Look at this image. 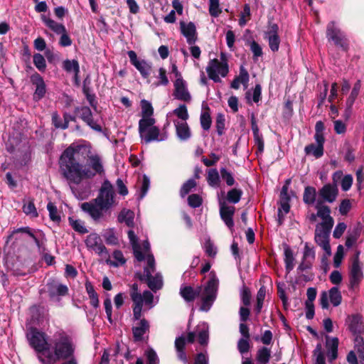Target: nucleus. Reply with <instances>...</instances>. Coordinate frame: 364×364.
<instances>
[{"mask_svg": "<svg viewBox=\"0 0 364 364\" xmlns=\"http://www.w3.org/2000/svg\"><path fill=\"white\" fill-rule=\"evenodd\" d=\"M58 164L63 177L77 185L83 179L104 173L102 157L91 153L90 146L86 144H72L61 154Z\"/></svg>", "mask_w": 364, "mask_h": 364, "instance_id": "f257e3e1", "label": "nucleus"}, {"mask_svg": "<svg viewBox=\"0 0 364 364\" xmlns=\"http://www.w3.org/2000/svg\"><path fill=\"white\" fill-rule=\"evenodd\" d=\"M27 338L41 364L58 363L75 353L72 338L64 332L54 334L48 341L44 333L32 328L27 333Z\"/></svg>", "mask_w": 364, "mask_h": 364, "instance_id": "f03ea898", "label": "nucleus"}, {"mask_svg": "<svg viewBox=\"0 0 364 364\" xmlns=\"http://www.w3.org/2000/svg\"><path fill=\"white\" fill-rule=\"evenodd\" d=\"M117 203L114 187L109 181L105 180L99 190L97 196L89 202L82 203L80 208L94 221L99 222L104 219L105 214Z\"/></svg>", "mask_w": 364, "mask_h": 364, "instance_id": "7ed1b4c3", "label": "nucleus"}, {"mask_svg": "<svg viewBox=\"0 0 364 364\" xmlns=\"http://www.w3.org/2000/svg\"><path fill=\"white\" fill-rule=\"evenodd\" d=\"M219 281L215 274L211 272L208 277L204 287H198L193 289L191 286H182L180 289V294L187 301H193L196 297L201 300L200 309L203 311H208L215 301L218 289Z\"/></svg>", "mask_w": 364, "mask_h": 364, "instance_id": "20e7f679", "label": "nucleus"}, {"mask_svg": "<svg viewBox=\"0 0 364 364\" xmlns=\"http://www.w3.org/2000/svg\"><path fill=\"white\" fill-rule=\"evenodd\" d=\"M154 118L141 119L139 122V132L141 141L146 144L151 141H162L168 139L166 132H160L159 129L155 126Z\"/></svg>", "mask_w": 364, "mask_h": 364, "instance_id": "39448f33", "label": "nucleus"}, {"mask_svg": "<svg viewBox=\"0 0 364 364\" xmlns=\"http://www.w3.org/2000/svg\"><path fill=\"white\" fill-rule=\"evenodd\" d=\"M130 296L134 302V319L139 320L141 316L142 306L144 304L151 308L153 306L154 295L149 291H144L141 294L138 291V285L133 284L131 288Z\"/></svg>", "mask_w": 364, "mask_h": 364, "instance_id": "423d86ee", "label": "nucleus"}, {"mask_svg": "<svg viewBox=\"0 0 364 364\" xmlns=\"http://www.w3.org/2000/svg\"><path fill=\"white\" fill-rule=\"evenodd\" d=\"M229 71L226 55L221 53L220 59L210 60L206 68V72L209 78L215 82H220V77H225Z\"/></svg>", "mask_w": 364, "mask_h": 364, "instance_id": "0eeeda50", "label": "nucleus"}, {"mask_svg": "<svg viewBox=\"0 0 364 364\" xmlns=\"http://www.w3.org/2000/svg\"><path fill=\"white\" fill-rule=\"evenodd\" d=\"M155 271V260L153 255H149L147 257V264L144 267V274L147 279L149 287L154 291H156L163 287L162 276L159 274H156L154 276L152 274Z\"/></svg>", "mask_w": 364, "mask_h": 364, "instance_id": "6e6552de", "label": "nucleus"}, {"mask_svg": "<svg viewBox=\"0 0 364 364\" xmlns=\"http://www.w3.org/2000/svg\"><path fill=\"white\" fill-rule=\"evenodd\" d=\"M359 255L360 252H357L349 269V287L352 289L357 288L363 278V264L359 260Z\"/></svg>", "mask_w": 364, "mask_h": 364, "instance_id": "1a4fd4ad", "label": "nucleus"}, {"mask_svg": "<svg viewBox=\"0 0 364 364\" xmlns=\"http://www.w3.org/2000/svg\"><path fill=\"white\" fill-rule=\"evenodd\" d=\"M202 346H206L209 340V326L205 322H200L193 331H191L187 336V342L193 343L196 339Z\"/></svg>", "mask_w": 364, "mask_h": 364, "instance_id": "9d476101", "label": "nucleus"}, {"mask_svg": "<svg viewBox=\"0 0 364 364\" xmlns=\"http://www.w3.org/2000/svg\"><path fill=\"white\" fill-rule=\"evenodd\" d=\"M332 228L316 225L314 240L326 253V257L331 255V248L329 244V235Z\"/></svg>", "mask_w": 364, "mask_h": 364, "instance_id": "9b49d317", "label": "nucleus"}, {"mask_svg": "<svg viewBox=\"0 0 364 364\" xmlns=\"http://www.w3.org/2000/svg\"><path fill=\"white\" fill-rule=\"evenodd\" d=\"M85 245L89 250L95 252L100 257H109V252L106 247L103 245L100 237L97 233L90 234L85 240Z\"/></svg>", "mask_w": 364, "mask_h": 364, "instance_id": "f8f14e48", "label": "nucleus"}, {"mask_svg": "<svg viewBox=\"0 0 364 364\" xmlns=\"http://www.w3.org/2000/svg\"><path fill=\"white\" fill-rule=\"evenodd\" d=\"M278 33V25L270 23L264 33V38L268 41L269 48L272 52H277L279 48L280 38Z\"/></svg>", "mask_w": 364, "mask_h": 364, "instance_id": "ddd939ff", "label": "nucleus"}, {"mask_svg": "<svg viewBox=\"0 0 364 364\" xmlns=\"http://www.w3.org/2000/svg\"><path fill=\"white\" fill-rule=\"evenodd\" d=\"M328 299L334 306H337L341 303L342 296L338 287H332L328 294L326 291L322 292L320 297V304L323 309L328 307Z\"/></svg>", "mask_w": 364, "mask_h": 364, "instance_id": "4468645a", "label": "nucleus"}, {"mask_svg": "<svg viewBox=\"0 0 364 364\" xmlns=\"http://www.w3.org/2000/svg\"><path fill=\"white\" fill-rule=\"evenodd\" d=\"M131 63L139 71L143 77H149L151 65L144 60L137 58L136 53L134 50H129L127 53Z\"/></svg>", "mask_w": 364, "mask_h": 364, "instance_id": "2eb2a0df", "label": "nucleus"}, {"mask_svg": "<svg viewBox=\"0 0 364 364\" xmlns=\"http://www.w3.org/2000/svg\"><path fill=\"white\" fill-rule=\"evenodd\" d=\"M327 37L332 40L336 45L341 46L344 50L346 49V39L343 33L336 26L334 22H331L327 26Z\"/></svg>", "mask_w": 364, "mask_h": 364, "instance_id": "dca6fc26", "label": "nucleus"}, {"mask_svg": "<svg viewBox=\"0 0 364 364\" xmlns=\"http://www.w3.org/2000/svg\"><path fill=\"white\" fill-rule=\"evenodd\" d=\"M173 86V96L176 99L186 102H191V95L188 90L187 83L183 79H176Z\"/></svg>", "mask_w": 364, "mask_h": 364, "instance_id": "f3484780", "label": "nucleus"}, {"mask_svg": "<svg viewBox=\"0 0 364 364\" xmlns=\"http://www.w3.org/2000/svg\"><path fill=\"white\" fill-rule=\"evenodd\" d=\"M316 208L317 209V216L322 220V222L317 225L333 228L334 221L333 218L330 215V208L326 205H321L319 201L317 202Z\"/></svg>", "mask_w": 364, "mask_h": 364, "instance_id": "a211bd4d", "label": "nucleus"}, {"mask_svg": "<svg viewBox=\"0 0 364 364\" xmlns=\"http://www.w3.org/2000/svg\"><path fill=\"white\" fill-rule=\"evenodd\" d=\"M235 208L234 206L226 205L225 203H220V215L223 221L230 230L234 227L233 215Z\"/></svg>", "mask_w": 364, "mask_h": 364, "instance_id": "6ab92c4d", "label": "nucleus"}, {"mask_svg": "<svg viewBox=\"0 0 364 364\" xmlns=\"http://www.w3.org/2000/svg\"><path fill=\"white\" fill-rule=\"evenodd\" d=\"M48 291L52 299H58L68 294V287L58 281L52 280L48 283Z\"/></svg>", "mask_w": 364, "mask_h": 364, "instance_id": "aec40b11", "label": "nucleus"}, {"mask_svg": "<svg viewBox=\"0 0 364 364\" xmlns=\"http://www.w3.org/2000/svg\"><path fill=\"white\" fill-rule=\"evenodd\" d=\"M348 329L355 335L364 332V323L360 315L348 316L346 321Z\"/></svg>", "mask_w": 364, "mask_h": 364, "instance_id": "412c9836", "label": "nucleus"}, {"mask_svg": "<svg viewBox=\"0 0 364 364\" xmlns=\"http://www.w3.org/2000/svg\"><path fill=\"white\" fill-rule=\"evenodd\" d=\"M180 28L182 34L186 37V41L189 45H193L197 40V32L195 24L193 22L180 23Z\"/></svg>", "mask_w": 364, "mask_h": 364, "instance_id": "4be33fe9", "label": "nucleus"}, {"mask_svg": "<svg viewBox=\"0 0 364 364\" xmlns=\"http://www.w3.org/2000/svg\"><path fill=\"white\" fill-rule=\"evenodd\" d=\"M31 80L33 85L36 86L33 98L36 100H39L44 97L46 92L45 82L38 73L32 75Z\"/></svg>", "mask_w": 364, "mask_h": 364, "instance_id": "5701e85b", "label": "nucleus"}, {"mask_svg": "<svg viewBox=\"0 0 364 364\" xmlns=\"http://www.w3.org/2000/svg\"><path fill=\"white\" fill-rule=\"evenodd\" d=\"M315 259V250L307 242L304 245L302 262L299 265V269L304 270L310 268L312 262Z\"/></svg>", "mask_w": 364, "mask_h": 364, "instance_id": "b1692460", "label": "nucleus"}, {"mask_svg": "<svg viewBox=\"0 0 364 364\" xmlns=\"http://www.w3.org/2000/svg\"><path fill=\"white\" fill-rule=\"evenodd\" d=\"M319 196L325 201L333 203L338 195L336 185L326 184L319 191Z\"/></svg>", "mask_w": 364, "mask_h": 364, "instance_id": "393cba45", "label": "nucleus"}, {"mask_svg": "<svg viewBox=\"0 0 364 364\" xmlns=\"http://www.w3.org/2000/svg\"><path fill=\"white\" fill-rule=\"evenodd\" d=\"M176 136L181 141H186L191 136V129L186 122L173 120Z\"/></svg>", "mask_w": 364, "mask_h": 364, "instance_id": "a878e982", "label": "nucleus"}, {"mask_svg": "<svg viewBox=\"0 0 364 364\" xmlns=\"http://www.w3.org/2000/svg\"><path fill=\"white\" fill-rule=\"evenodd\" d=\"M338 339L337 338L326 337V348L327 356L330 362L336 359L338 356Z\"/></svg>", "mask_w": 364, "mask_h": 364, "instance_id": "bb28decb", "label": "nucleus"}, {"mask_svg": "<svg viewBox=\"0 0 364 364\" xmlns=\"http://www.w3.org/2000/svg\"><path fill=\"white\" fill-rule=\"evenodd\" d=\"M324 140L321 141H316L315 144H311L305 147V152L307 155H312L315 158L318 159L323 154V144Z\"/></svg>", "mask_w": 364, "mask_h": 364, "instance_id": "cd10ccee", "label": "nucleus"}, {"mask_svg": "<svg viewBox=\"0 0 364 364\" xmlns=\"http://www.w3.org/2000/svg\"><path fill=\"white\" fill-rule=\"evenodd\" d=\"M128 237L132 245L134 257L138 261L144 259V257L141 250V245L138 243V238L134 232L132 230L128 231Z\"/></svg>", "mask_w": 364, "mask_h": 364, "instance_id": "c85d7f7f", "label": "nucleus"}, {"mask_svg": "<svg viewBox=\"0 0 364 364\" xmlns=\"http://www.w3.org/2000/svg\"><path fill=\"white\" fill-rule=\"evenodd\" d=\"M186 338L184 336H181L176 338L175 341V347L177 351L178 358L183 361L185 364H188V358L186 354L184 351V347L186 345Z\"/></svg>", "mask_w": 364, "mask_h": 364, "instance_id": "c756f323", "label": "nucleus"}, {"mask_svg": "<svg viewBox=\"0 0 364 364\" xmlns=\"http://www.w3.org/2000/svg\"><path fill=\"white\" fill-rule=\"evenodd\" d=\"M149 325L146 320L141 319L138 326L133 327V335L136 341H141L144 334L149 330Z\"/></svg>", "mask_w": 364, "mask_h": 364, "instance_id": "7c9ffc66", "label": "nucleus"}, {"mask_svg": "<svg viewBox=\"0 0 364 364\" xmlns=\"http://www.w3.org/2000/svg\"><path fill=\"white\" fill-rule=\"evenodd\" d=\"M63 69L69 73H73L77 80L80 73V66L76 60H65L63 63Z\"/></svg>", "mask_w": 364, "mask_h": 364, "instance_id": "2f4dec72", "label": "nucleus"}, {"mask_svg": "<svg viewBox=\"0 0 364 364\" xmlns=\"http://www.w3.org/2000/svg\"><path fill=\"white\" fill-rule=\"evenodd\" d=\"M108 264L112 267H119L123 265L126 262V259L120 250H115L112 254L113 259L108 257H104Z\"/></svg>", "mask_w": 364, "mask_h": 364, "instance_id": "473e14b6", "label": "nucleus"}, {"mask_svg": "<svg viewBox=\"0 0 364 364\" xmlns=\"http://www.w3.org/2000/svg\"><path fill=\"white\" fill-rule=\"evenodd\" d=\"M42 19L46 26L50 28L55 33L60 34L61 33L65 32V28L63 24L59 23L45 16L42 17Z\"/></svg>", "mask_w": 364, "mask_h": 364, "instance_id": "72a5a7b5", "label": "nucleus"}, {"mask_svg": "<svg viewBox=\"0 0 364 364\" xmlns=\"http://www.w3.org/2000/svg\"><path fill=\"white\" fill-rule=\"evenodd\" d=\"M173 114L178 117L177 120L186 122L189 117L187 107L185 105H181L178 107L168 113L167 117H171Z\"/></svg>", "mask_w": 364, "mask_h": 364, "instance_id": "f704fd0d", "label": "nucleus"}, {"mask_svg": "<svg viewBox=\"0 0 364 364\" xmlns=\"http://www.w3.org/2000/svg\"><path fill=\"white\" fill-rule=\"evenodd\" d=\"M134 213L133 211L123 209L118 216V220L120 223H125L129 227H132L134 225Z\"/></svg>", "mask_w": 364, "mask_h": 364, "instance_id": "c9c22d12", "label": "nucleus"}, {"mask_svg": "<svg viewBox=\"0 0 364 364\" xmlns=\"http://www.w3.org/2000/svg\"><path fill=\"white\" fill-rule=\"evenodd\" d=\"M270 357L271 350L267 347H262L257 352L256 360L259 364H267Z\"/></svg>", "mask_w": 364, "mask_h": 364, "instance_id": "e433bc0d", "label": "nucleus"}, {"mask_svg": "<svg viewBox=\"0 0 364 364\" xmlns=\"http://www.w3.org/2000/svg\"><path fill=\"white\" fill-rule=\"evenodd\" d=\"M85 289L86 291L89 296L90 299V304L94 308H97L99 306V299L97 292L95 291L94 287L90 282H86L85 283Z\"/></svg>", "mask_w": 364, "mask_h": 364, "instance_id": "4c0bfd02", "label": "nucleus"}, {"mask_svg": "<svg viewBox=\"0 0 364 364\" xmlns=\"http://www.w3.org/2000/svg\"><path fill=\"white\" fill-rule=\"evenodd\" d=\"M68 221L70 225L75 231L80 234H85L88 232L87 229L85 226V223L83 221L76 219L73 217H69Z\"/></svg>", "mask_w": 364, "mask_h": 364, "instance_id": "58836bf2", "label": "nucleus"}, {"mask_svg": "<svg viewBox=\"0 0 364 364\" xmlns=\"http://www.w3.org/2000/svg\"><path fill=\"white\" fill-rule=\"evenodd\" d=\"M207 181L211 187H218L220 185V175L217 169L211 168L208 170L207 175Z\"/></svg>", "mask_w": 364, "mask_h": 364, "instance_id": "ea45409f", "label": "nucleus"}, {"mask_svg": "<svg viewBox=\"0 0 364 364\" xmlns=\"http://www.w3.org/2000/svg\"><path fill=\"white\" fill-rule=\"evenodd\" d=\"M294 257L293 255L292 250L289 247L284 248V262L285 267L287 273H289L294 268Z\"/></svg>", "mask_w": 364, "mask_h": 364, "instance_id": "a19ab883", "label": "nucleus"}, {"mask_svg": "<svg viewBox=\"0 0 364 364\" xmlns=\"http://www.w3.org/2000/svg\"><path fill=\"white\" fill-rule=\"evenodd\" d=\"M316 189L311 186H307L304 189L303 200L306 204L312 205L316 200Z\"/></svg>", "mask_w": 364, "mask_h": 364, "instance_id": "79ce46f5", "label": "nucleus"}, {"mask_svg": "<svg viewBox=\"0 0 364 364\" xmlns=\"http://www.w3.org/2000/svg\"><path fill=\"white\" fill-rule=\"evenodd\" d=\"M141 119H149V118H154L152 117L154 114V109L151 105V104L146 100H141Z\"/></svg>", "mask_w": 364, "mask_h": 364, "instance_id": "37998d69", "label": "nucleus"}, {"mask_svg": "<svg viewBox=\"0 0 364 364\" xmlns=\"http://www.w3.org/2000/svg\"><path fill=\"white\" fill-rule=\"evenodd\" d=\"M102 237L107 245H115L118 243V238L116 236L114 228H109L105 230Z\"/></svg>", "mask_w": 364, "mask_h": 364, "instance_id": "c03bdc74", "label": "nucleus"}, {"mask_svg": "<svg viewBox=\"0 0 364 364\" xmlns=\"http://www.w3.org/2000/svg\"><path fill=\"white\" fill-rule=\"evenodd\" d=\"M250 49L253 54L252 58L254 61H257L259 58L263 55L262 46L255 41L250 42Z\"/></svg>", "mask_w": 364, "mask_h": 364, "instance_id": "a18cd8bd", "label": "nucleus"}, {"mask_svg": "<svg viewBox=\"0 0 364 364\" xmlns=\"http://www.w3.org/2000/svg\"><path fill=\"white\" fill-rule=\"evenodd\" d=\"M23 211L27 215H29L31 218H36L38 214L34 203L31 200L25 202L23 205Z\"/></svg>", "mask_w": 364, "mask_h": 364, "instance_id": "49530a36", "label": "nucleus"}, {"mask_svg": "<svg viewBox=\"0 0 364 364\" xmlns=\"http://www.w3.org/2000/svg\"><path fill=\"white\" fill-rule=\"evenodd\" d=\"M314 357L315 358L314 364H326L324 353L321 343H318L314 350Z\"/></svg>", "mask_w": 364, "mask_h": 364, "instance_id": "de8ad7c7", "label": "nucleus"}, {"mask_svg": "<svg viewBox=\"0 0 364 364\" xmlns=\"http://www.w3.org/2000/svg\"><path fill=\"white\" fill-rule=\"evenodd\" d=\"M242 191L240 189L232 188L228 192L227 200L230 203H237L242 196Z\"/></svg>", "mask_w": 364, "mask_h": 364, "instance_id": "09e8293b", "label": "nucleus"}, {"mask_svg": "<svg viewBox=\"0 0 364 364\" xmlns=\"http://www.w3.org/2000/svg\"><path fill=\"white\" fill-rule=\"evenodd\" d=\"M75 113L85 122L92 117V112L88 107H77Z\"/></svg>", "mask_w": 364, "mask_h": 364, "instance_id": "8fccbe9b", "label": "nucleus"}, {"mask_svg": "<svg viewBox=\"0 0 364 364\" xmlns=\"http://www.w3.org/2000/svg\"><path fill=\"white\" fill-rule=\"evenodd\" d=\"M289 202H280V207L278 209V222L279 225L282 223L284 215L289 213Z\"/></svg>", "mask_w": 364, "mask_h": 364, "instance_id": "3c124183", "label": "nucleus"}, {"mask_svg": "<svg viewBox=\"0 0 364 364\" xmlns=\"http://www.w3.org/2000/svg\"><path fill=\"white\" fill-rule=\"evenodd\" d=\"M33 64L39 71H44L46 68V63L44 57L40 53H36L33 55Z\"/></svg>", "mask_w": 364, "mask_h": 364, "instance_id": "603ef678", "label": "nucleus"}, {"mask_svg": "<svg viewBox=\"0 0 364 364\" xmlns=\"http://www.w3.org/2000/svg\"><path fill=\"white\" fill-rule=\"evenodd\" d=\"M220 176L223 180L226 182V184L229 186H232L235 184V179L232 173L225 168H221L220 169Z\"/></svg>", "mask_w": 364, "mask_h": 364, "instance_id": "864d4df0", "label": "nucleus"}, {"mask_svg": "<svg viewBox=\"0 0 364 364\" xmlns=\"http://www.w3.org/2000/svg\"><path fill=\"white\" fill-rule=\"evenodd\" d=\"M196 186V182L193 179H189L184 183L181 188V197H185L193 188Z\"/></svg>", "mask_w": 364, "mask_h": 364, "instance_id": "5fc2aeb1", "label": "nucleus"}, {"mask_svg": "<svg viewBox=\"0 0 364 364\" xmlns=\"http://www.w3.org/2000/svg\"><path fill=\"white\" fill-rule=\"evenodd\" d=\"M144 355L146 358L147 364H159V357L154 349H152V348L147 349L145 351Z\"/></svg>", "mask_w": 364, "mask_h": 364, "instance_id": "6e6d98bb", "label": "nucleus"}, {"mask_svg": "<svg viewBox=\"0 0 364 364\" xmlns=\"http://www.w3.org/2000/svg\"><path fill=\"white\" fill-rule=\"evenodd\" d=\"M209 13L212 16L217 17L221 13L219 0H209Z\"/></svg>", "mask_w": 364, "mask_h": 364, "instance_id": "4d7b16f0", "label": "nucleus"}, {"mask_svg": "<svg viewBox=\"0 0 364 364\" xmlns=\"http://www.w3.org/2000/svg\"><path fill=\"white\" fill-rule=\"evenodd\" d=\"M52 122L55 128L65 129L68 127V121L66 119V122H63L62 119L56 112L52 114Z\"/></svg>", "mask_w": 364, "mask_h": 364, "instance_id": "13d9d810", "label": "nucleus"}, {"mask_svg": "<svg viewBox=\"0 0 364 364\" xmlns=\"http://www.w3.org/2000/svg\"><path fill=\"white\" fill-rule=\"evenodd\" d=\"M355 347L359 353L358 356L360 358V364H364V343L363 338L360 336H356L355 339Z\"/></svg>", "mask_w": 364, "mask_h": 364, "instance_id": "bf43d9fd", "label": "nucleus"}, {"mask_svg": "<svg viewBox=\"0 0 364 364\" xmlns=\"http://www.w3.org/2000/svg\"><path fill=\"white\" fill-rule=\"evenodd\" d=\"M360 89V82L358 80L354 85L353 88L351 91V93L347 100V105L349 107H350L353 105L355 98L357 97V96L359 93Z\"/></svg>", "mask_w": 364, "mask_h": 364, "instance_id": "052dcab7", "label": "nucleus"}, {"mask_svg": "<svg viewBox=\"0 0 364 364\" xmlns=\"http://www.w3.org/2000/svg\"><path fill=\"white\" fill-rule=\"evenodd\" d=\"M344 256V248L343 245H339L337 247L336 252L333 257V265L335 267L338 268L340 267L342 259Z\"/></svg>", "mask_w": 364, "mask_h": 364, "instance_id": "680f3d73", "label": "nucleus"}, {"mask_svg": "<svg viewBox=\"0 0 364 364\" xmlns=\"http://www.w3.org/2000/svg\"><path fill=\"white\" fill-rule=\"evenodd\" d=\"M250 7L248 4H245L239 19V24L240 26L246 25L247 21L250 19Z\"/></svg>", "mask_w": 364, "mask_h": 364, "instance_id": "e2e57ef3", "label": "nucleus"}, {"mask_svg": "<svg viewBox=\"0 0 364 364\" xmlns=\"http://www.w3.org/2000/svg\"><path fill=\"white\" fill-rule=\"evenodd\" d=\"M324 124L321 122V121H318L316 123V126H315V130H316V133H315V135H314V139H315V141H322V140H324V136H323V130H324Z\"/></svg>", "mask_w": 364, "mask_h": 364, "instance_id": "0e129e2a", "label": "nucleus"}, {"mask_svg": "<svg viewBox=\"0 0 364 364\" xmlns=\"http://www.w3.org/2000/svg\"><path fill=\"white\" fill-rule=\"evenodd\" d=\"M211 118L208 112H204L200 115V124L204 130H209L211 126Z\"/></svg>", "mask_w": 364, "mask_h": 364, "instance_id": "69168bd1", "label": "nucleus"}, {"mask_svg": "<svg viewBox=\"0 0 364 364\" xmlns=\"http://www.w3.org/2000/svg\"><path fill=\"white\" fill-rule=\"evenodd\" d=\"M188 203L192 208H198L202 204V198L198 194H191L188 198Z\"/></svg>", "mask_w": 364, "mask_h": 364, "instance_id": "338daca9", "label": "nucleus"}, {"mask_svg": "<svg viewBox=\"0 0 364 364\" xmlns=\"http://www.w3.org/2000/svg\"><path fill=\"white\" fill-rule=\"evenodd\" d=\"M47 209L49 212L50 218L53 221H59L60 220L58 213L57 208L53 203L50 202L48 203L47 205Z\"/></svg>", "mask_w": 364, "mask_h": 364, "instance_id": "774afa93", "label": "nucleus"}]
</instances>
